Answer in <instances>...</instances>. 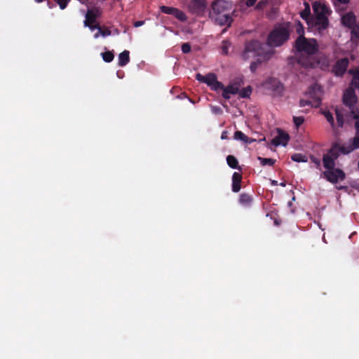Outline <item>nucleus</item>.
Returning <instances> with one entry per match:
<instances>
[{
    "label": "nucleus",
    "instance_id": "f257e3e1",
    "mask_svg": "<svg viewBox=\"0 0 359 359\" xmlns=\"http://www.w3.org/2000/svg\"><path fill=\"white\" fill-rule=\"evenodd\" d=\"M236 16V10L233 9V2L229 0H215L211 4V10L209 12L210 19L219 26L230 27ZM226 29H224L226 31Z\"/></svg>",
    "mask_w": 359,
    "mask_h": 359
},
{
    "label": "nucleus",
    "instance_id": "f03ea898",
    "mask_svg": "<svg viewBox=\"0 0 359 359\" xmlns=\"http://www.w3.org/2000/svg\"><path fill=\"white\" fill-rule=\"evenodd\" d=\"M357 101L358 97L355 90L353 88H348L343 95V102L345 107H337L335 108L337 123L339 128H342L346 121L349 122V116L352 115V111L359 112V109L355 106Z\"/></svg>",
    "mask_w": 359,
    "mask_h": 359
},
{
    "label": "nucleus",
    "instance_id": "7ed1b4c3",
    "mask_svg": "<svg viewBox=\"0 0 359 359\" xmlns=\"http://www.w3.org/2000/svg\"><path fill=\"white\" fill-rule=\"evenodd\" d=\"M273 53L274 51L269 48L266 44L254 39L245 43L242 57L245 60L255 57L269 60Z\"/></svg>",
    "mask_w": 359,
    "mask_h": 359
},
{
    "label": "nucleus",
    "instance_id": "20e7f679",
    "mask_svg": "<svg viewBox=\"0 0 359 359\" xmlns=\"http://www.w3.org/2000/svg\"><path fill=\"white\" fill-rule=\"evenodd\" d=\"M313 10L314 16L311 19L312 26H315L318 30L327 29L329 25L328 15L331 11L324 3L320 1L313 4Z\"/></svg>",
    "mask_w": 359,
    "mask_h": 359
},
{
    "label": "nucleus",
    "instance_id": "39448f33",
    "mask_svg": "<svg viewBox=\"0 0 359 359\" xmlns=\"http://www.w3.org/2000/svg\"><path fill=\"white\" fill-rule=\"evenodd\" d=\"M290 37V31L285 26H277L269 33L267 37V46L279 47L285 43Z\"/></svg>",
    "mask_w": 359,
    "mask_h": 359
},
{
    "label": "nucleus",
    "instance_id": "423d86ee",
    "mask_svg": "<svg viewBox=\"0 0 359 359\" xmlns=\"http://www.w3.org/2000/svg\"><path fill=\"white\" fill-rule=\"evenodd\" d=\"M295 48L299 53L314 55L318 50V46L315 39H306L304 36H299L295 41Z\"/></svg>",
    "mask_w": 359,
    "mask_h": 359
},
{
    "label": "nucleus",
    "instance_id": "0eeeda50",
    "mask_svg": "<svg viewBox=\"0 0 359 359\" xmlns=\"http://www.w3.org/2000/svg\"><path fill=\"white\" fill-rule=\"evenodd\" d=\"M323 176L332 184H337L339 181H343L346 178L345 172L341 169L335 167L332 170H325L323 172Z\"/></svg>",
    "mask_w": 359,
    "mask_h": 359
},
{
    "label": "nucleus",
    "instance_id": "6e6552de",
    "mask_svg": "<svg viewBox=\"0 0 359 359\" xmlns=\"http://www.w3.org/2000/svg\"><path fill=\"white\" fill-rule=\"evenodd\" d=\"M206 6L205 0H191L187 5L189 12L198 16L203 15Z\"/></svg>",
    "mask_w": 359,
    "mask_h": 359
},
{
    "label": "nucleus",
    "instance_id": "1a4fd4ad",
    "mask_svg": "<svg viewBox=\"0 0 359 359\" xmlns=\"http://www.w3.org/2000/svg\"><path fill=\"white\" fill-rule=\"evenodd\" d=\"M264 89L275 95H280L283 90V86L279 80L275 78H269L264 83Z\"/></svg>",
    "mask_w": 359,
    "mask_h": 359
},
{
    "label": "nucleus",
    "instance_id": "9d476101",
    "mask_svg": "<svg viewBox=\"0 0 359 359\" xmlns=\"http://www.w3.org/2000/svg\"><path fill=\"white\" fill-rule=\"evenodd\" d=\"M308 95L309 96V100H300L299 106L301 107H304L306 105L311 106V107H318L321 104L320 98L316 95L313 88H310Z\"/></svg>",
    "mask_w": 359,
    "mask_h": 359
},
{
    "label": "nucleus",
    "instance_id": "9b49d317",
    "mask_svg": "<svg viewBox=\"0 0 359 359\" xmlns=\"http://www.w3.org/2000/svg\"><path fill=\"white\" fill-rule=\"evenodd\" d=\"M349 60L347 57L338 60L332 67V72L337 76H342L347 70Z\"/></svg>",
    "mask_w": 359,
    "mask_h": 359
},
{
    "label": "nucleus",
    "instance_id": "f8f14e48",
    "mask_svg": "<svg viewBox=\"0 0 359 359\" xmlns=\"http://www.w3.org/2000/svg\"><path fill=\"white\" fill-rule=\"evenodd\" d=\"M295 60L297 64L305 68H314L318 64L313 55H301Z\"/></svg>",
    "mask_w": 359,
    "mask_h": 359
},
{
    "label": "nucleus",
    "instance_id": "ddd939ff",
    "mask_svg": "<svg viewBox=\"0 0 359 359\" xmlns=\"http://www.w3.org/2000/svg\"><path fill=\"white\" fill-rule=\"evenodd\" d=\"M278 135L271 140V144L275 147L286 146L290 140L289 135L280 128H277Z\"/></svg>",
    "mask_w": 359,
    "mask_h": 359
},
{
    "label": "nucleus",
    "instance_id": "4468645a",
    "mask_svg": "<svg viewBox=\"0 0 359 359\" xmlns=\"http://www.w3.org/2000/svg\"><path fill=\"white\" fill-rule=\"evenodd\" d=\"M347 150L346 145H340L339 143H334L332 147L328 150L327 155L335 161L339 158L340 154H348L349 153H345L344 151Z\"/></svg>",
    "mask_w": 359,
    "mask_h": 359
},
{
    "label": "nucleus",
    "instance_id": "2eb2a0df",
    "mask_svg": "<svg viewBox=\"0 0 359 359\" xmlns=\"http://www.w3.org/2000/svg\"><path fill=\"white\" fill-rule=\"evenodd\" d=\"M195 78L197 81L204 83L210 87L215 81L217 75L214 73H208L205 76H203L200 73H197Z\"/></svg>",
    "mask_w": 359,
    "mask_h": 359
},
{
    "label": "nucleus",
    "instance_id": "dca6fc26",
    "mask_svg": "<svg viewBox=\"0 0 359 359\" xmlns=\"http://www.w3.org/2000/svg\"><path fill=\"white\" fill-rule=\"evenodd\" d=\"M341 22L345 27L351 29L356 22L355 15L352 12L347 13L342 16Z\"/></svg>",
    "mask_w": 359,
    "mask_h": 359
},
{
    "label": "nucleus",
    "instance_id": "f3484780",
    "mask_svg": "<svg viewBox=\"0 0 359 359\" xmlns=\"http://www.w3.org/2000/svg\"><path fill=\"white\" fill-rule=\"evenodd\" d=\"M239 92V86L236 84H230L226 87L224 86V90L222 92V97L229 100L230 98V95H236Z\"/></svg>",
    "mask_w": 359,
    "mask_h": 359
},
{
    "label": "nucleus",
    "instance_id": "a211bd4d",
    "mask_svg": "<svg viewBox=\"0 0 359 359\" xmlns=\"http://www.w3.org/2000/svg\"><path fill=\"white\" fill-rule=\"evenodd\" d=\"M99 10L97 8H95L93 10L88 11L86 15V20L84 21L85 26H89L90 24H94L96 22L97 19V13Z\"/></svg>",
    "mask_w": 359,
    "mask_h": 359
},
{
    "label": "nucleus",
    "instance_id": "6ab92c4d",
    "mask_svg": "<svg viewBox=\"0 0 359 359\" xmlns=\"http://www.w3.org/2000/svg\"><path fill=\"white\" fill-rule=\"evenodd\" d=\"M242 181L241 174L235 172L232 175V191L235 193L238 192L241 190Z\"/></svg>",
    "mask_w": 359,
    "mask_h": 359
},
{
    "label": "nucleus",
    "instance_id": "aec40b11",
    "mask_svg": "<svg viewBox=\"0 0 359 359\" xmlns=\"http://www.w3.org/2000/svg\"><path fill=\"white\" fill-rule=\"evenodd\" d=\"M304 9L301 11L300 16L301 18L306 20L309 25H312V20L313 18L312 16H311V9H310V5L308 2H304Z\"/></svg>",
    "mask_w": 359,
    "mask_h": 359
},
{
    "label": "nucleus",
    "instance_id": "412c9836",
    "mask_svg": "<svg viewBox=\"0 0 359 359\" xmlns=\"http://www.w3.org/2000/svg\"><path fill=\"white\" fill-rule=\"evenodd\" d=\"M348 74L352 75V80L349 88H353L354 90L355 88L359 89V69H351L348 71Z\"/></svg>",
    "mask_w": 359,
    "mask_h": 359
},
{
    "label": "nucleus",
    "instance_id": "4be33fe9",
    "mask_svg": "<svg viewBox=\"0 0 359 359\" xmlns=\"http://www.w3.org/2000/svg\"><path fill=\"white\" fill-rule=\"evenodd\" d=\"M335 160L331 158L330 156L325 154H323L322 162L323 165L325 168V170H332L335 167L336 163Z\"/></svg>",
    "mask_w": 359,
    "mask_h": 359
},
{
    "label": "nucleus",
    "instance_id": "5701e85b",
    "mask_svg": "<svg viewBox=\"0 0 359 359\" xmlns=\"http://www.w3.org/2000/svg\"><path fill=\"white\" fill-rule=\"evenodd\" d=\"M351 143L346 145L347 150L344 151L345 153H351L355 149H359V135L355 133V136L350 140Z\"/></svg>",
    "mask_w": 359,
    "mask_h": 359
},
{
    "label": "nucleus",
    "instance_id": "b1692460",
    "mask_svg": "<svg viewBox=\"0 0 359 359\" xmlns=\"http://www.w3.org/2000/svg\"><path fill=\"white\" fill-rule=\"evenodd\" d=\"M130 62V53L128 50H123L118 55V65L120 67L126 66Z\"/></svg>",
    "mask_w": 359,
    "mask_h": 359
},
{
    "label": "nucleus",
    "instance_id": "393cba45",
    "mask_svg": "<svg viewBox=\"0 0 359 359\" xmlns=\"http://www.w3.org/2000/svg\"><path fill=\"white\" fill-rule=\"evenodd\" d=\"M252 201V196L248 194L243 193L240 195L239 203L244 206H250Z\"/></svg>",
    "mask_w": 359,
    "mask_h": 359
},
{
    "label": "nucleus",
    "instance_id": "a878e982",
    "mask_svg": "<svg viewBox=\"0 0 359 359\" xmlns=\"http://www.w3.org/2000/svg\"><path fill=\"white\" fill-rule=\"evenodd\" d=\"M226 163L230 168L241 170V168L238 166V160L235 156L229 155L226 157Z\"/></svg>",
    "mask_w": 359,
    "mask_h": 359
},
{
    "label": "nucleus",
    "instance_id": "bb28decb",
    "mask_svg": "<svg viewBox=\"0 0 359 359\" xmlns=\"http://www.w3.org/2000/svg\"><path fill=\"white\" fill-rule=\"evenodd\" d=\"M172 15L175 16L177 20H179L181 22H185L187 20L185 13L182 11L177 8H175Z\"/></svg>",
    "mask_w": 359,
    "mask_h": 359
},
{
    "label": "nucleus",
    "instance_id": "cd10ccee",
    "mask_svg": "<svg viewBox=\"0 0 359 359\" xmlns=\"http://www.w3.org/2000/svg\"><path fill=\"white\" fill-rule=\"evenodd\" d=\"M353 120H355V128L356 130V134L359 135V112L355 113L352 111V115L349 116V122Z\"/></svg>",
    "mask_w": 359,
    "mask_h": 359
},
{
    "label": "nucleus",
    "instance_id": "c85d7f7f",
    "mask_svg": "<svg viewBox=\"0 0 359 359\" xmlns=\"http://www.w3.org/2000/svg\"><path fill=\"white\" fill-rule=\"evenodd\" d=\"M101 55H102L103 60L106 62H111L114 58V55L113 51H110V50L102 53Z\"/></svg>",
    "mask_w": 359,
    "mask_h": 359
},
{
    "label": "nucleus",
    "instance_id": "c756f323",
    "mask_svg": "<svg viewBox=\"0 0 359 359\" xmlns=\"http://www.w3.org/2000/svg\"><path fill=\"white\" fill-rule=\"evenodd\" d=\"M323 114L325 116L327 121L330 124L332 128L334 130L335 129V123H334V117H333L332 113L329 111H323Z\"/></svg>",
    "mask_w": 359,
    "mask_h": 359
},
{
    "label": "nucleus",
    "instance_id": "7c9ffc66",
    "mask_svg": "<svg viewBox=\"0 0 359 359\" xmlns=\"http://www.w3.org/2000/svg\"><path fill=\"white\" fill-rule=\"evenodd\" d=\"M293 161L295 162H307V157L302 154H294L291 156Z\"/></svg>",
    "mask_w": 359,
    "mask_h": 359
},
{
    "label": "nucleus",
    "instance_id": "2f4dec72",
    "mask_svg": "<svg viewBox=\"0 0 359 359\" xmlns=\"http://www.w3.org/2000/svg\"><path fill=\"white\" fill-rule=\"evenodd\" d=\"M239 93V95L243 98L249 97L252 93V88L250 86H248L246 88H243Z\"/></svg>",
    "mask_w": 359,
    "mask_h": 359
},
{
    "label": "nucleus",
    "instance_id": "473e14b6",
    "mask_svg": "<svg viewBox=\"0 0 359 359\" xmlns=\"http://www.w3.org/2000/svg\"><path fill=\"white\" fill-rule=\"evenodd\" d=\"M234 139L241 140L245 143V141H248V136L245 135L242 131L237 130L234 133Z\"/></svg>",
    "mask_w": 359,
    "mask_h": 359
},
{
    "label": "nucleus",
    "instance_id": "72a5a7b5",
    "mask_svg": "<svg viewBox=\"0 0 359 359\" xmlns=\"http://www.w3.org/2000/svg\"><path fill=\"white\" fill-rule=\"evenodd\" d=\"M258 160L260 161V163L262 165H273L276 161L273 158H262V157H258Z\"/></svg>",
    "mask_w": 359,
    "mask_h": 359
},
{
    "label": "nucleus",
    "instance_id": "f704fd0d",
    "mask_svg": "<svg viewBox=\"0 0 359 359\" xmlns=\"http://www.w3.org/2000/svg\"><path fill=\"white\" fill-rule=\"evenodd\" d=\"M267 60H262V58H257L256 61L252 62L250 65V69L252 72H255L257 69V67L259 64H261L264 61H266Z\"/></svg>",
    "mask_w": 359,
    "mask_h": 359
},
{
    "label": "nucleus",
    "instance_id": "c9c22d12",
    "mask_svg": "<svg viewBox=\"0 0 359 359\" xmlns=\"http://www.w3.org/2000/svg\"><path fill=\"white\" fill-rule=\"evenodd\" d=\"M210 88L213 90H224V85L222 82L217 81V78L216 79L215 81L214 82L213 85L210 86Z\"/></svg>",
    "mask_w": 359,
    "mask_h": 359
},
{
    "label": "nucleus",
    "instance_id": "e433bc0d",
    "mask_svg": "<svg viewBox=\"0 0 359 359\" xmlns=\"http://www.w3.org/2000/svg\"><path fill=\"white\" fill-rule=\"evenodd\" d=\"M175 8L174 7H170V6H161L160 7V10L162 13H165V14H168V15H172V13L174 11Z\"/></svg>",
    "mask_w": 359,
    "mask_h": 359
},
{
    "label": "nucleus",
    "instance_id": "4c0bfd02",
    "mask_svg": "<svg viewBox=\"0 0 359 359\" xmlns=\"http://www.w3.org/2000/svg\"><path fill=\"white\" fill-rule=\"evenodd\" d=\"M351 29L353 37L359 39V22H355Z\"/></svg>",
    "mask_w": 359,
    "mask_h": 359
},
{
    "label": "nucleus",
    "instance_id": "58836bf2",
    "mask_svg": "<svg viewBox=\"0 0 359 359\" xmlns=\"http://www.w3.org/2000/svg\"><path fill=\"white\" fill-rule=\"evenodd\" d=\"M304 118L303 116H293V123L297 128L303 124Z\"/></svg>",
    "mask_w": 359,
    "mask_h": 359
},
{
    "label": "nucleus",
    "instance_id": "ea45409f",
    "mask_svg": "<svg viewBox=\"0 0 359 359\" xmlns=\"http://www.w3.org/2000/svg\"><path fill=\"white\" fill-rule=\"evenodd\" d=\"M231 43L228 41H222V52L224 55L228 54L229 48L230 47Z\"/></svg>",
    "mask_w": 359,
    "mask_h": 359
},
{
    "label": "nucleus",
    "instance_id": "a19ab883",
    "mask_svg": "<svg viewBox=\"0 0 359 359\" xmlns=\"http://www.w3.org/2000/svg\"><path fill=\"white\" fill-rule=\"evenodd\" d=\"M60 6V8L64 10L67 6L70 0H54Z\"/></svg>",
    "mask_w": 359,
    "mask_h": 359
},
{
    "label": "nucleus",
    "instance_id": "79ce46f5",
    "mask_svg": "<svg viewBox=\"0 0 359 359\" xmlns=\"http://www.w3.org/2000/svg\"><path fill=\"white\" fill-rule=\"evenodd\" d=\"M181 48L183 53H189L191 50V45L189 43H184Z\"/></svg>",
    "mask_w": 359,
    "mask_h": 359
},
{
    "label": "nucleus",
    "instance_id": "37998d69",
    "mask_svg": "<svg viewBox=\"0 0 359 359\" xmlns=\"http://www.w3.org/2000/svg\"><path fill=\"white\" fill-rule=\"evenodd\" d=\"M310 158H311V161L313 163H315L316 168L320 170L321 169L320 160L319 158L315 157L314 156H311Z\"/></svg>",
    "mask_w": 359,
    "mask_h": 359
},
{
    "label": "nucleus",
    "instance_id": "c03bdc74",
    "mask_svg": "<svg viewBox=\"0 0 359 359\" xmlns=\"http://www.w3.org/2000/svg\"><path fill=\"white\" fill-rule=\"evenodd\" d=\"M296 32L299 36H304V27L300 22H298L296 25Z\"/></svg>",
    "mask_w": 359,
    "mask_h": 359
},
{
    "label": "nucleus",
    "instance_id": "a18cd8bd",
    "mask_svg": "<svg viewBox=\"0 0 359 359\" xmlns=\"http://www.w3.org/2000/svg\"><path fill=\"white\" fill-rule=\"evenodd\" d=\"M99 30H100V33H101V36H107L111 35V30L109 29L108 28H106V29H103L100 27Z\"/></svg>",
    "mask_w": 359,
    "mask_h": 359
},
{
    "label": "nucleus",
    "instance_id": "49530a36",
    "mask_svg": "<svg viewBox=\"0 0 359 359\" xmlns=\"http://www.w3.org/2000/svg\"><path fill=\"white\" fill-rule=\"evenodd\" d=\"M266 5V2L264 1H260L256 6L257 9H262L264 6Z\"/></svg>",
    "mask_w": 359,
    "mask_h": 359
},
{
    "label": "nucleus",
    "instance_id": "de8ad7c7",
    "mask_svg": "<svg viewBox=\"0 0 359 359\" xmlns=\"http://www.w3.org/2000/svg\"><path fill=\"white\" fill-rule=\"evenodd\" d=\"M256 1L257 0H246L245 4L247 5V6L251 7L255 5Z\"/></svg>",
    "mask_w": 359,
    "mask_h": 359
},
{
    "label": "nucleus",
    "instance_id": "09e8293b",
    "mask_svg": "<svg viewBox=\"0 0 359 359\" xmlns=\"http://www.w3.org/2000/svg\"><path fill=\"white\" fill-rule=\"evenodd\" d=\"M91 30H94V29H100V26L99 25H94V24H90L89 26H88Z\"/></svg>",
    "mask_w": 359,
    "mask_h": 359
},
{
    "label": "nucleus",
    "instance_id": "8fccbe9b",
    "mask_svg": "<svg viewBox=\"0 0 359 359\" xmlns=\"http://www.w3.org/2000/svg\"><path fill=\"white\" fill-rule=\"evenodd\" d=\"M227 134H228V133L226 131H223L222 133V135H221V138L222 140L226 139L228 137Z\"/></svg>",
    "mask_w": 359,
    "mask_h": 359
},
{
    "label": "nucleus",
    "instance_id": "3c124183",
    "mask_svg": "<svg viewBox=\"0 0 359 359\" xmlns=\"http://www.w3.org/2000/svg\"><path fill=\"white\" fill-rule=\"evenodd\" d=\"M143 23H144L143 21H137L135 22L134 25H135V27H137L142 25Z\"/></svg>",
    "mask_w": 359,
    "mask_h": 359
},
{
    "label": "nucleus",
    "instance_id": "603ef678",
    "mask_svg": "<svg viewBox=\"0 0 359 359\" xmlns=\"http://www.w3.org/2000/svg\"><path fill=\"white\" fill-rule=\"evenodd\" d=\"M340 4H346L349 2L350 0H337Z\"/></svg>",
    "mask_w": 359,
    "mask_h": 359
},
{
    "label": "nucleus",
    "instance_id": "864d4df0",
    "mask_svg": "<svg viewBox=\"0 0 359 359\" xmlns=\"http://www.w3.org/2000/svg\"><path fill=\"white\" fill-rule=\"evenodd\" d=\"M255 141V140L254 139H252V138H250V137H248V141H245V143L246 144H251V143H252Z\"/></svg>",
    "mask_w": 359,
    "mask_h": 359
},
{
    "label": "nucleus",
    "instance_id": "5fc2aeb1",
    "mask_svg": "<svg viewBox=\"0 0 359 359\" xmlns=\"http://www.w3.org/2000/svg\"><path fill=\"white\" fill-rule=\"evenodd\" d=\"M101 35V33H100V30L97 33L94 34V38L97 39Z\"/></svg>",
    "mask_w": 359,
    "mask_h": 359
},
{
    "label": "nucleus",
    "instance_id": "6e6d98bb",
    "mask_svg": "<svg viewBox=\"0 0 359 359\" xmlns=\"http://www.w3.org/2000/svg\"><path fill=\"white\" fill-rule=\"evenodd\" d=\"M271 184H272L273 185H277V184H278V182H277V181H276V180H272V181H271Z\"/></svg>",
    "mask_w": 359,
    "mask_h": 359
},
{
    "label": "nucleus",
    "instance_id": "4d7b16f0",
    "mask_svg": "<svg viewBox=\"0 0 359 359\" xmlns=\"http://www.w3.org/2000/svg\"><path fill=\"white\" fill-rule=\"evenodd\" d=\"M45 0H35L36 2L37 3H41L43 1H44Z\"/></svg>",
    "mask_w": 359,
    "mask_h": 359
},
{
    "label": "nucleus",
    "instance_id": "13d9d810",
    "mask_svg": "<svg viewBox=\"0 0 359 359\" xmlns=\"http://www.w3.org/2000/svg\"><path fill=\"white\" fill-rule=\"evenodd\" d=\"M280 185H281V186H283V187H285V183H284V182L280 183Z\"/></svg>",
    "mask_w": 359,
    "mask_h": 359
},
{
    "label": "nucleus",
    "instance_id": "bf43d9fd",
    "mask_svg": "<svg viewBox=\"0 0 359 359\" xmlns=\"http://www.w3.org/2000/svg\"><path fill=\"white\" fill-rule=\"evenodd\" d=\"M291 205H292V202L290 201V202L288 203V205L290 206Z\"/></svg>",
    "mask_w": 359,
    "mask_h": 359
}]
</instances>
